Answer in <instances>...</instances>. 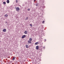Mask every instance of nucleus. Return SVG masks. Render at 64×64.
I'll return each instance as SVG.
<instances>
[{"mask_svg": "<svg viewBox=\"0 0 64 64\" xmlns=\"http://www.w3.org/2000/svg\"><path fill=\"white\" fill-rule=\"evenodd\" d=\"M6 2H7V3H9V0H7L6 1Z\"/></svg>", "mask_w": 64, "mask_h": 64, "instance_id": "9d476101", "label": "nucleus"}, {"mask_svg": "<svg viewBox=\"0 0 64 64\" xmlns=\"http://www.w3.org/2000/svg\"><path fill=\"white\" fill-rule=\"evenodd\" d=\"M36 1V0H34V1Z\"/></svg>", "mask_w": 64, "mask_h": 64, "instance_id": "412c9836", "label": "nucleus"}, {"mask_svg": "<svg viewBox=\"0 0 64 64\" xmlns=\"http://www.w3.org/2000/svg\"><path fill=\"white\" fill-rule=\"evenodd\" d=\"M26 48H29V46L28 45H26Z\"/></svg>", "mask_w": 64, "mask_h": 64, "instance_id": "39448f33", "label": "nucleus"}, {"mask_svg": "<svg viewBox=\"0 0 64 64\" xmlns=\"http://www.w3.org/2000/svg\"><path fill=\"white\" fill-rule=\"evenodd\" d=\"M36 6H38V4H36Z\"/></svg>", "mask_w": 64, "mask_h": 64, "instance_id": "6ab92c4d", "label": "nucleus"}, {"mask_svg": "<svg viewBox=\"0 0 64 64\" xmlns=\"http://www.w3.org/2000/svg\"><path fill=\"white\" fill-rule=\"evenodd\" d=\"M44 22H45V21H43L42 22V23H43V24H44Z\"/></svg>", "mask_w": 64, "mask_h": 64, "instance_id": "2eb2a0df", "label": "nucleus"}, {"mask_svg": "<svg viewBox=\"0 0 64 64\" xmlns=\"http://www.w3.org/2000/svg\"><path fill=\"white\" fill-rule=\"evenodd\" d=\"M24 34H27V31L26 30L24 31Z\"/></svg>", "mask_w": 64, "mask_h": 64, "instance_id": "0eeeda50", "label": "nucleus"}, {"mask_svg": "<svg viewBox=\"0 0 64 64\" xmlns=\"http://www.w3.org/2000/svg\"><path fill=\"white\" fill-rule=\"evenodd\" d=\"M26 37V35H23L22 37V38H25Z\"/></svg>", "mask_w": 64, "mask_h": 64, "instance_id": "f257e3e1", "label": "nucleus"}, {"mask_svg": "<svg viewBox=\"0 0 64 64\" xmlns=\"http://www.w3.org/2000/svg\"><path fill=\"white\" fill-rule=\"evenodd\" d=\"M44 40H45V41H46V39H44Z\"/></svg>", "mask_w": 64, "mask_h": 64, "instance_id": "aec40b11", "label": "nucleus"}, {"mask_svg": "<svg viewBox=\"0 0 64 64\" xmlns=\"http://www.w3.org/2000/svg\"><path fill=\"white\" fill-rule=\"evenodd\" d=\"M32 38H30L29 39V41L31 42L32 41Z\"/></svg>", "mask_w": 64, "mask_h": 64, "instance_id": "6e6552de", "label": "nucleus"}, {"mask_svg": "<svg viewBox=\"0 0 64 64\" xmlns=\"http://www.w3.org/2000/svg\"><path fill=\"white\" fill-rule=\"evenodd\" d=\"M2 31L4 32H6V30L5 29H3V30H2Z\"/></svg>", "mask_w": 64, "mask_h": 64, "instance_id": "20e7f679", "label": "nucleus"}, {"mask_svg": "<svg viewBox=\"0 0 64 64\" xmlns=\"http://www.w3.org/2000/svg\"><path fill=\"white\" fill-rule=\"evenodd\" d=\"M28 43H30V44H31V43H32L31 41H30V40H28Z\"/></svg>", "mask_w": 64, "mask_h": 64, "instance_id": "423d86ee", "label": "nucleus"}, {"mask_svg": "<svg viewBox=\"0 0 64 64\" xmlns=\"http://www.w3.org/2000/svg\"><path fill=\"white\" fill-rule=\"evenodd\" d=\"M30 26H31V27H32V24H30Z\"/></svg>", "mask_w": 64, "mask_h": 64, "instance_id": "dca6fc26", "label": "nucleus"}, {"mask_svg": "<svg viewBox=\"0 0 64 64\" xmlns=\"http://www.w3.org/2000/svg\"><path fill=\"white\" fill-rule=\"evenodd\" d=\"M16 11H19V10H20V8H16Z\"/></svg>", "mask_w": 64, "mask_h": 64, "instance_id": "f03ea898", "label": "nucleus"}, {"mask_svg": "<svg viewBox=\"0 0 64 64\" xmlns=\"http://www.w3.org/2000/svg\"><path fill=\"white\" fill-rule=\"evenodd\" d=\"M30 9L29 8H28V11H30Z\"/></svg>", "mask_w": 64, "mask_h": 64, "instance_id": "f3484780", "label": "nucleus"}, {"mask_svg": "<svg viewBox=\"0 0 64 64\" xmlns=\"http://www.w3.org/2000/svg\"><path fill=\"white\" fill-rule=\"evenodd\" d=\"M36 50H38V49H39V46H37L36 47Z\"/></svg>", "mask_w": 64, "mask_h": 64, "instance_id": "7ed1b4c3", "label": "nucleus"}, {"mask_svg": "<svg viewBox=\"0 0 64 64\" xmlns=\"http://www.w3.org/2000/svg\"><path fill=\"white\" fill-rule=\"evenodd\" d=\"M3 4H6V2H3Z\"/></svg>", "mask_w": 64, "mask_h": 64, "instance_id": "ddd939ff", "label": "nucleus"}, {"mask_svg": "<svg viewBox=\"0 0 64 64\" xmlns=\"http://www.w3.org/2000/svg\"><path fill=\"white\" fill-rule=\"evenodd\" d=\"M39 44L38 42H36L35 43V45H38Z\"/></svg>", "mask_w": 64, "mask_h": 64, "instance_id": "1a4fd4ad", "label": "nucleus"}, {"mask_svg": "<svg viewBox=\"0 0 64 64\" xmlns=\"http://www.w3.org/2000/svg\"><path fill=\"white\" fill-rule=\"evenodd\" d=\"M16 3H17V2H18V0H16Z\"/></svg>", "mask_w": 64, "mask_h": 64, "instance_id": "a211bd4d", "label": "nucleus"}, {"mask_svg": "<svg viewBox=\"0 0 64 64\" xmlns=\"http://www.w3.org/2000/svg\"><path fill=\"white\" fill-rule=\"evenodd\" d=\"M15 57H14L12 59V60H15Z\"/></svg>", "mask_w": 64, "mask_h": 64, "instance_id": "f8f14e48", "label": "nucleus"}, {"mask_svg": "<svg viewBox=\"0 0 64 64\" xmlns=\"http://www.w3.org/2000/svg\"><path fill=\"white\" fill-rule=\"evenodd\" d=\"M28 18L27 17L26 18V20H28Z\"/></svg>", "mask_w": 64, "mask_h": 64, "instance_id": "4468645a", "label": "nucleus"}, {"mask_svg": "<svg viewBox=\"0 0 64 64\" xmlns=\"http://www.w3.org/2000/svg\"><path fill=\"white\" fill-rule=\"evenodd\" d=\"M5 17H7L8 16V15H7V14H6L5 15Z\"/></svg>", "mask_w": 64, "mask_h": 64, "instance_id": "9b49d317", "label": "nucleus"}]
</instances>
